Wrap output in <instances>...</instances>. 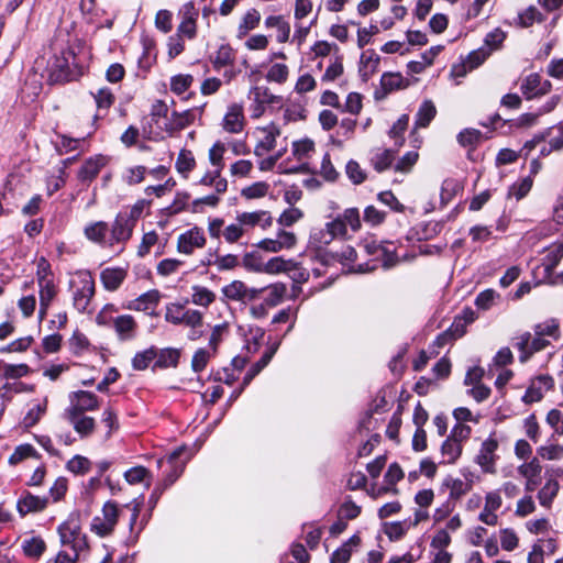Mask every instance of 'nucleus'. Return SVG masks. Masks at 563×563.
I'll list each match as a JSON object with an SVG mask.
<instances>
[{
    "instance_id": "obj_1",
    "label": "nucleus",
    "mask_w": 563,
    "mask_h": 563,
    "mask_svg": "<svg viewBox=\"0 0 563 563\" xmlns=\"http://www.w3.org/2000/svg\"><path fill=\"white\" fill-rule=\"evenodd\" d=\"M60 544L69 548L75 553H81L88 548L87 538L81 532L77 518L70 516L65 522L58 526Z\"/></svg>"
},
{
    "instance_id": "obj_2",
    "label": "nucleus",
    "mask_w": 563,
    "mask_h": 563,
    "mask_svg": "<svg viewBox=\"0 0 563 563\" xmlns=\"http://www.w3.org/2000/svg\"><path fill=\"white\" fill-rule=\"evenodd\" d=\"M79 286L73 294V305L79 312H86L95 296V280L89 272H79Z\"/></svg>"
},
{
    "instance_id": "obj_3",
    "label": "nucleus",
    "mask_w": 563,
    "mask_h": 563,
    "mask_svg": "<svg viewBox=\"0 0 563 563\" xmlns=\"http://www.w3.org/2000/svg\"><path fill=\"white\" fill-rule=\"evenodd\" d=\"M100 408L99 398L91 391L77 390L69 394V407L65 412L86 413Z\"/></svg>"
},
{
    "instance_id": "obj_4",
    "label": "nucleus",
    "mask_w": 563,
    "mask_h": 563,
    "mask_svg": "<svg viewBox=\"0 0 563 563\" xmlns=\"http://www.w3.org/2000/svg\"><path fill=\"white\" fill-rule=\"evenodd\" d=\"M498 445L497 439L493 435L482 443L481 450L475 457V462L481 466L484 473H496V461L498 459L496 451Z\"/></svg>"
},
{
    "instance_id": "obj_5",
    "label": "nucleus",
    "mask_w": 563,
    "mask_h": 563,
    "mask_svg": "<svg viewBox=\"0 0 563 563\" xmlns=\"http://www.w3.org/2000/svg\"><path fill=\"white\" fill-rule=\"evenodd\" d=\"M263 291L264 289L250 288L241 280H233L222 288L223 295L229 300L240 301L243 303L255 300Z\"/></svg>"
},
{
    "instance_id": "obj_6",
    "label": "nucleus",
    "mask_w": 563,
    "mask_h": 563,
    "mask_svg": "<svg viewBox=\"0 0 563 563\" xmlns=\"http://www.w3.org/2000/svg\"><path fill=\"white\" fill-rule=\"evenodd\" d=\"M103 518L96 517L92 522V529L100 537L108 536L114 529L119 517V509L114 503L108 501L102 509Z\"/></svg>"
},
{
    "instance_id": "obj_7",
    "label": "nucleus",
    "mask_w": 563,
    "mask_h": 563,
    "mask_svg": "<svg viewBox=\"0 0 563 563\" xmlns=\"http://www.w3.org/2000/svg\"><path fill=\"white\" fill-rule=\"evenodd\" d=\"M554 386V379L550 375H539L531 380L522 400L526 404L536 402L542 399L543 394Z\"/></svg>"
},
{
    "instance_id": "obj_8",
    "label": "nucleus",
    "mask_w": 563,
    "mask_h": 563,
    "mask_svg": "<svg viewBox=\"0 0 563 563\" xmlns=\"http://www.w3.org/2000/svg\"><path fill=\"white\" fill-rule=\"evenodd\" d=\"M135 223L128 213H119L111 228L110 245L115 243H124L132 236Z\"/></svg>"
},
{
    "instance_id": "obj_9",
    "label": "nucleus",
    "mask_w": 563,
    "mask_h": 563,
    "mask_svg": "<svg viewBox=\"0 0 563 563\" xmlns=\"http://www.w3.org/2000/svg\"><path fill=\"white\" fill-rule=\"evenodd\" d=\"M551 82L549 80H541V76L537 73L528 75L521 84V92L526 99H532L539 96L547 95L551 90Z\"/></svg>"
},
{
    "instance_id": "obj_10",
    "label": "nucleus",
    "mask_w": 563,
    "mask_h": 563,
    "mask_svg": "<svg viewBox=\"0 0 563 563\" xmlns=\"http://www.w3.org/2000/svg\"><path fill=\"white\" fill-rule=\"evenodd\" d=\"M205 244L206 238L203 232L198 228H194L179 235L177 249L180 253L190 255L195 249L203 247Z\"/></svg>"
},
{
    "instance_id": "obj_11",
    "label": "nucleus",
    "mask_w": 563,
    "mask_h": 563,
    "mask_svg": "<svg viewBox=\"0 0 563 563\" xmlns=\"http://www.w3.org/2000/svg\"><path fill=\"white\" fill-rule=\"evenodd\" d=\"M48 71V81L51 84H64L75 78L68 59L64 56H56Z\"/></svg>"
},
{
    "instance_id": "obj_12",
    "label": "nucleus",
    "mask_w": 563,
    "mask_h": 563,
    "mask_svg": "<svg viewBox=\"0 0 563 563\" xmlns=\"http://www.w3.org/2000/svg\"><path fill=\"white\" fill-rule=\"evenodd\" d=\"M48 498L40 497L24 490L16 503L19 514L24 517L31 512H38L47 507Z\"/></svg>"
},
{
    "instance_id": "obj_13",
    "label": "nucleus",
    "mask_w": 563,
    "mask_h": 563,
    "mask_svg": "<svg viewBox=\"0 0 563 563\" xmlns=\"http://www.w3.org/2000/svg\"><path fill=\"white\" fill-rule=\"evenodd\" d=\"M65 418L81 439L89 438L96 429V420L85 413L65 412Z\"/></svg>"
},
{
    "instance_id": "obj_14",
    "label": "nucleus",
    "mask_w": 563,
    "mask_h": 563,
    "mask_svg": "<svg viewBox=\"0 0 563 563\" xmlns=\"http://www.w3.org/2000/svg\"><path fill=\"white\" fill-rule=\"evenodd\" d=\"M236 221L240 222L242 227L258 225L264 230L272 227L273 224V218L271 213L265 210L240 213L236 217Z\"/></svg>"
},
{
    "instance_id": "obj_15",
    "label": "nucleus",
    "mask_w": 563,
    "mask_h": 563,
    "mask_svg": "<svg viewBox=\"0 0 563 563\" xmlns=\"http://www.w3.org/2000/svg\"><path fill=\"white\" fill-rule=\"evenodd\" d=\"M244 126L243 107L233 103L229 107L223 119V129L229 133H240Z\"/></svg>"
},
{
    "instance_id": "obj_16",
    "label": "nucleus",
    "mask_w": 563,
    "mask_h": 563,
    "mask_svg": "<svg viewBox=\"0 0 563 563\" xmlns=\"http://www.w3.org/2000/svg\"><path fill=\"white\" fill-rule=\"evenodd\" d=\"M104 165L106 158L103 156L90 157L85 161L78 170L77 177L81 183H90L98 176Z\"/></svg>"
},
{
    "instance_id": "obj_17",
    "label": "nucleus",
    "mask_w": 563,
    "mask_h": 563,
    "mask_svg": "<svg viewBox=\"0 0 563 563\" xmlns=\"http://www.w3.org/2000/svg\"><path fill=\"white\" fill-rule=\"evenodd\" d=\"M113 328L119 340L129 341L135 336L137 324L130 314H122L113 319Z\"/></svg>"
},
{
    "instance_id": "obj_18",
    "label": "nucleus",
    "mask_w": 563,
    "mask_h": 563,
    "mask_svg": "<svg viewBox=\"0 0 563 563\" xmlns=\"http://www.w3.org/2000/svg\"><path fill=\"white\" fill-rule=\"evenodd\" d=\"M126 277V271L120 267H108L100 274V279L107 290H117Z\"/></svg>"
},
{
    "instance_id": "obj_19",
    "label": "nucleus",
    "mask_w": 563,
    "mask_h": 563,
    "mask_svg": "<svg viewBox=\"0 0 563 563\" xmlns=\"http://www.w3.org/2000/svg\"><path fill=\"white\" fill-rule=\"evenodd\" d=\"M548 141V147L544 145L541 148V154L547 155L553 151H562L563 150V121L549 128L545 132Z\"/></svg>"
},
{
    "instance_id": "obj_20",
    "label": "nucleus",
    "mask_w": 563,
    "mask_h": 563,
    "mask_svg": "<svg viewBox=\"0 0 563 563\" xmlns=\"http://www.w3.org/2000/svg\"><path fill=\"white\" fill-rule=\"evenodd\" d=\"M161 299V294L158 290L153 289L148 290L145 294L137 297L133 300L129 308L137 311H146L148 309L155 308Z\"/></svg>"
},
{
    "instance_id": "obj_21",
    "label": "nucleus",
    "mask_w": 563,
    "mask_h": 563,
    "mask_svg": "<svg viewBox=\"0 0 563 563\" xmlns=\"http://www.w3.org/2000/svg\"><path fill=\"white\" fill-rule=\"evenodd\" d=\"M360 542V537L355 534L352 536L346 542H344L339 549H336L332 553L330 558V563H347L351 558L352 548L357 547Z\"/></svg>"
},
{
    "instance_id": "obj_22",
    "label": "nucleus",
    "mask_w": 563,
    "mask_h": 563,
    "mask_svg": "<svg viewBox=\"0 0 563 563\" xmlns=\"http://www.w3.org/2000/svg\"><path fill=\"white\" fill-rule=\"evenodd\" d=\"M21 548L24 555L37 559L45 552L46 543L41 537H31L22 541Z\"/></svg>"
},
{
    "instance_id": "obj_23",
    "label": "nucleus",
    "mask_w": 563,
    "mask_h": 563,
    "mask_svg": "<svg viewBox=\"0 0 563 563\" xmlns=\"http://www.w3.org/2000/svg\"><path fill=\"white\" fill-rule=\"evenodd\" d=\"M437 114L435 106L431 100H426L419 107L416 114L415 126L427 128Z\"/></svg>"
},
{
    "instance_id": "obj_24",
    "label": "nucleus",
    "mask_w": 563,
    "mask_h": 563,
    "mask_svg": "<svg viewBox=\"0 0 563 563\" xmlns=\"http://www.w3.org/2000/svg\"><path fill=\"white\" fill-rule=\"evenodd\" d=\"M194 113L190 110H186L184 112H176L174 111L172 113V119L169 123L166 126V131L169 133L180 131L192 123L194 121Z\"/></svg>"
},
{
    "instance_id": "obj_25",
    "label": "nucleus",
    "mask_w": 563,
    "mask_h": 563,
    "mask_svg": "<svg viewBox=\"0 0 563 563\" xmlns=\"http://www.w3.org/2000/svg\"><path fill=\"white\" fill-rule=\"evenodd\" d=\"M276 352V347H273L268 351H266L262 357L251 366V368L247 371V373L245 374L244 376V379H243V384H242V387L249 385L251 383V380L256 376L258 375L263 368H265L268 363L271 362L273 355L275 354Z\"/></svg>"
},
{
    "instance_id": "obj_26",
    "label": "nucleus",
    "mask_w": 563,
    "mask_h": 563,
    "mask_svg": "<svg viewBox=\"0 0 563 563\" xmlns=\"http://www.w3.org/2000/svg\"><path fill=\"white\" fill-rule=\"evenodd\" d=\"M180 353L176 349H163L157 352L156 362L154 367L167 368L175 367L178 364Z\"/></svg>"
},
{
    "instance_id": "obj_27",
    "label": "nucleus",
    "mask_w": 563,
    "mask_h": 563,
    "mask_svg": "<svg viewBox=\"0 0 563 563\" xmlns=\"http://www.w3.org/2000/svg\"><path fill=\"white\" fill-rule=\"evenodd\" d=\"M191 290V302L194 305L209 307L216 300L214 292L207 287L195 285Z\"/></svg>"
},
{
    "instance_id": "obj_28",
    "label": "nucleus",
    "mask_w": 563,
    "mask_h": 563,
    "mask_svg": "<svg viewBox=\"0 0 563 563\" xmlns=\"http://www.w3.org/2000/svg\"><path fill=\"white\" fill-rule=\"evenodd\" d=\"M463 450L462 443L453 439H446L441 445V453L446 457L445 463L454 464L461 456Z\"/></svg>"
},
{
    "instance_id": "obj_29",
    "label": "nucleus",
    "mask_w": 563,
    "mask_h": 563,
    "mask_svg": "<svg viewBox=\"0 0 563 563\" xmlns=\"http://www.w3.org/2000/svg\"><path fill=\"white\" fill-rule=\"evenodd\" d=\"M156 356L157 350L155 346L137 352L132 360V367L135 371H144L148 367L150 363L156 358Z\"/></svg>"
},
{
    "instance_id": "obj_30",
    "label": "nucleus",
    "mask_w": 563,
    "mask_h": 563,
    "mask_svg": "<svg viewBox=\"0 0 563 563\" xmlns=\"http://www.w3.org/2000/svg\"><path fill=\"white\" fill-rule=\"evenodd\" d=\"M261 21V14L256 9H250L239 25V37H244L251 30L255 29Z\"/></svg>"
},
{
    "instance_id": "obj_31",
    "label": "nucleus",
    "mask_w": 563,
    "mask_h": 563,
    "mask_svg": "<svg viewBox=\"0 0 563 563\" xmlns=\"http://www.w3.org/2000/svg\"><path fill=\"white\" fill-rule=\"evenodd\" d=\"M108 231V224L103 221H98L85 228V235L95 243H103Z\"/></svg>"
},
{
    "instance_id": "obj_32",
    "label": "nucleus",
    "mask_w": 563,
    "mask_h": 563,
    "mask_svg": "<svg viewBox=\"0 0 563 563\" xmlns=\"http://www.w3.org/2000/svg\"><path fill=\"white\" fill-rule=\"evenodd\" d=\"M534 334L539 336H551L553 339H559L560 323L556 319H549L534 327Z\"/></svg>"
},
{
    "instance_id": "obj_33",
    "label": "nucleus",
    "mask_w": 563,
    "mask_h": 563,
    "mask_svg": "<svg viewBox=\"0 0 563 563\" xmlns=\"http://www.w3.org/2000/svg\"><path fill=\"white\" fill-rule=\"evenodd\" d=\"M233 48L230 45H221L219 49L216 52L212 63L216 69H220L227 65L233 64Z\"/></svg>"
},
{
    "instance_id": "obj_34",
    "label": "nucleus",
    "mask_w": 563,
    "mask_h": 563,
    "mask_svg": "<svg viewBox=\"0 0 563 563\" xmlns=\"http://www.w3.org/2000/svg\"><path fill=\"white\" fill-rule=\"evenodd\" d=\"M263 289L268 291L265 302L271 307L280 303L287 291V287L283 283H276Z\"/></svg>"
},
{
    "instance_id": "obj_35",
    "label": "nucleus",
    "mask_w": 563,
    "mask_h": 563,
    "mask_svg": "<svg viewBox=\"0 0 563 563\" xmlns=\"http://www.w3.org/2000/svg\"><path fill=\"white\" fill-rule=\"evenodd\" d=\"M290 267H294V260L273 257L266 264H264L263 272L267 274L287 273Z\"/></svg>"
},
{
    "instance_id": "obj_36",
    "label": "nucleus",
    "mask_w": 563,
    "mask_h": 563,
    "mask_svg": "<svg viewBox=\"0 0 563 563\" xmlns=\"http://www.w3.org/2000/svg\"><path fill=\"white\" fill-rule=\"evenodd\" d=\"M559 490L556 481H549L538 493L539 501L544 507H550Z\"/></svg>"
},
{
    "instance_id": "obj_37",
    "label": "nucleus",
    "mask_w": 563,
    "mask_h": 563,
    "mask_svg": "<svg viewBox=\"0 0 563 563\" xmlns=\"http://www.w3.org/2000/svg\"><path fill=\"white\" fill-rule=\"evenodd\" d=\"M27 457H38L36 450L31 444H21L15 448L9 457V463L15 465Z\"/></svg>"
},
{
    "instance_id": "obj_38",
    "label": "nucleus",
    "mask_w": 563,
    "mask_h": 563,
    "mask_svg": "<svg viewBox=\"0 0 563 563\" xmlns=\"http://www.w3.org/2000/svg\"><path fill=\"white\" fill-rule=\"evenodd\" d=\"M196 161L192 153L188 150H181L176 161V168L178 173L186 176L194 169Z\"/></svg>"
},
{
    "instance_id": "obj_39",
    "label": "nucleus",
    "mask_w": 563,
    "mask_h": 563,
    "mask_svg": "<svg viewBox=\"0 0 563 563\" xmlns=\"http://www.w3.org/2000/svg\"><path fill=\"white\" fill-rule=\"evenodd\" d=\"M393 161L394 152L391 150H384L372 158V165L376 172L382 173L390 167Z\"/></svg>"
},
{
    "instance_id": "obj_40",
    "label": "nucleus",
    "mask_w": 563,
    "mask_h": 563,
    "mask_svg": "<svg viewBox=\"0 0 563 563\" xmlns=\"http://www.w3.org/2000/svg\"><path fill=\"white\" fill-rule=\"evenodd\" d=\"M146 172L147 169L145 166L129 167L122 174V179L130 186L136 185L144 180Z\"/></svg>"
},
{
    "instance_id": "obj_41",
    "label": "nucleus",
    "mask_w": 563,
    "mask_h": 563,
    "mask_svg": "<svg viewBox=\"0 0 563 563\" xmlns=\"http://www.w3.org/2000/svg\"><path fill=\"white\" fill-rule=\"evenodd\" d=\"M482 132L476 129H464L457 134V142L461 146L466 147L479 143Z\"/></svg>"
},
{
    "instance_id": "obj_42",
    "label": "nucleus",
    "mask_w": 563,
    "mask_h": 563,
    "mask_svg": "<svg viewBox=\"0 0 563 563\" xmlns=\"http://www.w3.org/2000/svg\"><path fill=\"white\" fill-rule=\"evenodd\" d=\"M518 19L520 25L523 27H529L534 22H542L544 20L541 12L533 5L527 8L522 13H520Z\"/></svg>"
},
{
    "instance_id": "obj_43",
    "label": "nucleus",
    "mask_w": 563,
    "mask_h": 563,
    "mask_svg": "<svg viewBox=\"0 0 563 563\" xmlns=\"http://www.w3.org/2000/svg\"><path fill=\"white\" fill-rule=\"evenodd\" d=\"M192 81L191 75H176L170 79V90L176 95H181L191 86Z\"/></svg>"
},
{
    "instance_id": "obj_44",
    "label": "nucleus",
    "mask_w": 563,
    "mask_h": 563,
    "mask_svg": "<svg viewBox=\"0 0 563 563\" xmlns=\"http://www.w3.org/2000/svg\"><path fill=\"white\" fill-rule=\"evenodd\" d=\"M91 462L82 456L75 455L71 460L67 462V470L74 474H86L90 470Z\"/></svg>"
},
{
    "instance_id": "obj_45",
    "label": "nucleus",
    "mask_w": 563,
    "mask_h": 563,
    "mask_svg": "<svg viewBox=\"0 0 563 563\" xmlns=\"http://www.w3.org/2000/svg\"><path fill=\"white\" fill-rule=\"evenodd\" d=\"M99 111L108 110L114 102L115 98L109 88H100L93 95Z\"/></svg>"
},
{
    "instance_id": "obj_46",
    "label": "nucleus",
    "mask_w": 563,
    "mask_h": 563,
    "mask_svg": "<svg viewBox=\"0 0 563 563\" xmlns=\"http://www.w3.org/2000/svg\"><path fill=\"white\" fill-rule=\"evenodd\" d=\"M470 318H465L464 321L462 318L455 317L453 323L448 329L450 331L451 335L456 340L457 338H461L466 332V325L472 323L474 321V312L468 311Z\"/></svg>"
},
{
    "instance_id": "obj_47",
    "label": "nucleus",
    "mask_w": 563,
    "mask_h": 563,
    "mask_svg": "<svg viewBox=\"0 0 563 563\" xmlns=\"http://www.w3.org/2000/svg\"><path fill=\"white\" fill-rule=\"evenodd\" d=\"M314 150V143L310 139H303L292 143V155L301 161L308 157L309 153Z\"/></svg>"
},
{
    "instance_id": "obj_48",
    "label": "nucleus",
    "mask_w": 563,
    "mask_h": 563,
    "mask_svg": "<svg viewBox=\"0 0 563 563\" xmlns=\"http://www.w3.org/2000/svg\"><path fill=\"white\" fill-rule=\"evenodd\" d=\"M497 298H499V295L494 289H486L477 295L475 305L482 310H488L493 307Z\"/></svg>"
},
{
    "instance_id": "obj_49",
    "label": "nucleus",
    "mask_w": 563,
    "mask_h": 563,
    "mask_svg": "<svg viewBox=\"0 0 563 563\" xmlns=\"http://www.w3.org/2000/svg\"><path fill=\"white\" fill-rule=\"evenodd\" d=\"M269 185L264 181L255 183L249 187L242 189V196L247 199H256L266 196L268 192Z\"/></svg>"
},
{
    "instance_id": "obj_50",
    "label": "nucleus",
    "mask_w": 563,
    "mask_h": 563,
    "mask_svg": "<svg viewBox=\"0 0 563 563\" xmlns=\"http://www.w3.org/2000/svg\"><path fill=\"white\" fill-rule=\"evenodd\" d=\"M345 173L355 185H360L366 179V173L361 168L360 164L353 159L347 162Z\"/></svg>"
},
{
    "instance_id": "obj_51",
    "label": "nucleus",
    "mask_w": 563,
    "mask_h": 563,
    "mask_svg": "<svg viewBox=\"0 0 563 563\" xmlns=\"http://www.w3.org/2000/svg\"><path fill=\"white\" fill-rule=\"evenodd\" d=\"M531 187L532 179L530 177H526L509 188L508 196L520 200L531 190Z\"/></svg>"
},
{
    "instance_id": "obj_52",
    "label": "nucleus",
    "mask_w": 563,
    "mask_h": 563,
    "mask_svg": "<svg viewBox=\"0 0 563 563\" xmlns=\"http://www.w3.org/2000/svg\"><path fill=\"white\" fill-rule=\"evenodd\" d=\"M46 404L47 400H45L43 404L36 405L35 407L27 411V413L23 418V424L25 428H31L40 421L41 417L46 411Z\"/></svg>"
},
{
    "instance_id": "obj_53",
    "label": "nucleus",
    "mask_w": 563,
    "mask_h": 563,
    "mask_svg": "<svg viewBox=\"0 0 563 563\" xmlns=\"http://www.w3.org/2000/svg\"><path fill=\"white\" fill-rule=\"evenodd\" d=\"M541 472L542 465L537 457H533L530 462L518 467V473L523 477H540Z\"/></svg>"
},
{
    "instance_id": "obj_54",
    "label": "nucleus",
    "mask_w": 563,
    "mask_h": 563,
    "mask_svg": "<svg viewBox=\"0 0 563 563\" xmlns=\"http://www.w3.org/2000/svg\"><path fill=\"white\" fill-rule=\"evenodd\" d=\"M380 85L385 91H393L402 86V76L399 73H385L380 78Z\"/></svg>"
},
{
    "instance_id": "obj_55",
    "label": "nucleus",
    "mask_w": 563,
    "mask_h": 563,
    "mask_svg": "<svg viewBox=\"0 0 563 563\" xmlns=\"http://www.w3.org/2000/svg\"><path fill=\"white\" fill-rule=\"evenodd\" d=\"M184 307L179 303H169L166 307L165 320L172 324H181L183 314H185Z\"/></svg>"
},
{
    "instance_id": "obj_56",
    "label": "nucleus",
    "mask_w": 563,
    "mask_h": 563,
    "mask_svg": "<svg viewBox=\"0 0 563 563\" xmlns=\"http://www.w3.org/2000/svg\"><path fill=\"white\" fill-rule=\"evenodd\" d=\"M2 372L5 378L16 379L25 376L29 373V366L26 364H3Z\"/></svg>"
},
{
    "instance_id": "obj_57",
    "label": "nucleus",
    "mask_w": 563,
    "mask_h": 563,
    "mask_svg": "<svg viewBox=\"0 0 563 563\" xmlns=\"http://www.w3.org/2000/svg\"><path fill=\"white\" fill-rule=\"evenodd\" d=\"M254 95V100L256 103H277L280 98L271 93L267 88L264 87H254L251 91Z\"/></svg>"
},
{
    "instance_id": "obj_58",
    "label": "nucleus",
    "mask_w": 563,
    "mask_h": 563,
    "mask_svg": "<svg viewBox=\"0 0 563 563\" xmlns=\"http://www.w3.org/2000/svg\"><path fill=\"white\" fill-rule=\"evenodd\" d=\"M40 286V306H49L56 296L54 282L42 283Z\"/></svg>"
},
{
    "instance_id": "obj_59",
    "label": "nucleus",
    "mask_w": 563,
    "mask_h": 563,
    "mask_svg": "<svg viewBox=\"0 0 563 563\" xmlns=\"http://www.w3.org/2000/svg\"><path fill=\"white\" fill-rule=\"evenodd\" d=\"M303 217V213L298 208H288L286 209L280 217L278 218V223L283 227H290L300 220Z\"/></svg>"
},
{
    "instance_id": "obj_60",
    "label": "nucleus",
    "mask_w": 563,
    "mask_h": 563,
    "mask_svg": "<svg viewBox=\"0 0 563 563\" xmlns=\"http://www.w3.org/2000/svg\"><path fill=\"white\" fill-rule=\"evenodd\" d=\"M210 358V354L205 349H199L195 352L192 360H191V368L195 373L202 372Z\"/></svg>"
},
{
    "instance_id": "obj_61",
    "label": "nucleus",
    "mask_w": 563,
    "mask_h": 563,
    "mask_svg": "<svg viewBox=\"0 0 563 563\" xmlns=\"http://www.w3.org/2000/svg\"><path fill=\"white\" fill-rule=\"evenodd\" d=\"M538 454L545 460H560L563 457V446L559 444L543 445L538 449Z\"/></svg>"
},
{
    "instance_id": "obj_62",
    "label": "nucleus",
    "mask_w": 563,
    "mask_h": 563,
    "mask_svg": "<svg viewBox=\"0 0 563 563\" xmlns=\"http://www.w3.org/2000/svg\"><path fill=\"white\" fill-rule=\"evenodd\" d=\"M155 25L164 33H168L173 29L172 12L168 10H159L155 16Z\"/></svg>"
},
{
    "instance_id": "obj_63",
    "label": "nucleus",
    "mask_w": 563,
    "mask_h": 563,
    "mask_svg": "<svg viewBox=\"0 0 563 563\" xmlns=\"http://www.w3.org/2000/svg\"><path fill=\"white\" fill-rule=\"evenodd\" d=\"M243 266L252 272L264 271V264L262 263V258L260 254L256 252L246 253L243 256Z\"/></svg>"
},
{
    "instance_id": "obj_64",
    "label": "nucleus",
    "mask_w": 563,
    "mask_h": 563,
    "mask_svg": "<svg viewBox=\"0 0 563 563\" xmlns=\"http://www.w3.org/2000/svg\"><path fill=\"white\" fill-rule=\"evenodd\" d=\"M287 76L288 68L285 64H274L267 73V79L269 81H275L279 84L286 81Z\"/></svg>"
}]
</instances>
